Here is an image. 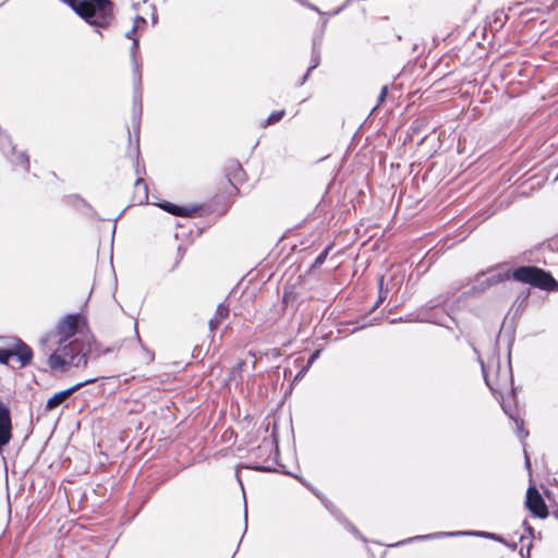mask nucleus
Here are the masks:
<instances>
[{"label": "nucleus", "mask_w": 558, "mask_h": 558, "mask_svg": "<svg viewBox=\"0 0 558 558\" xmlns=\"http://www.w3.org/2000/svg\"><path fill=\"white\" fill-rule=\"evenodd\" d=\"M482 371L486 385L493 391L501 392L504 389L510 388V395L507 398H502L501 408L504 412L514 422L517 426V435L520 438L529 436V432L524 429V421L520 415V409L515 403H511L509 399H514L515 389L513 387V376L511 371L510 362L508 366L501 369L499 361H497V378L495 385L492 383L485 365L482 363Z\"/></svg>", "instance_id": "1"}, {"label": "nucleus", "mask_w": 558, "mask_h": 558, "mask_svg": "<svg viewBox=\"0 0 558 558\" xmlns=\"http://www.w3.org/2000/svg\"><path fill=\"white\" fill-rule=\"evenodd\" d=\"M66 3L94 26L108 27L114 19L113 4L110 0H66Z\"/></svg>", "instance_id": "2"}, {"label": "nucleus", "mask_w": 558, "mask_h": 558, "mask_svg": "<svg viewBox=\"0 0 558 558\" xmlns=\"http://www.w3.org/2000/svg\"><path fill=\"white\" fill-rule=\"evenodd\" d=\"M412 320L449 327L448 323L453 322L452 310L447 305V298L439 295L421 307L415 318L407 317L404 319H392L391 323Z\"/></svg>", "instance_id": "3"}, {"label": "nucleus", "mask_w": 558, "mask_h": 558, "mask_svg": "<svg viewBox=\"0 0 558 558\" xmlns=\"http://www.w3.org/2000/svg\"><path fill=\"white\" fill-rule=\"evenodd\" d=\"M137 50H138V39L133 38L131 46V59L133 64V85H134V95H133V116H132V125L136 133V141H140V128H141V118L143 110V92H142V71L141 65L137 61Z\"/></svg>", "instance_id": "4"}, {"label": "nucleus", "mask_w": 558, "mask_h": 558, "mask_svg": "<svg viewBox=\"0 0 558 558\" xmlns=\"http://www.w3.org/2000/svg\"><path fill=\"white\" fill-rule=\"evenodd\" d=\"M514 280L529 283L543 290H554L557 287L556 280L549 272L535 266H521L513 270Z\"/></svg>", "instance_id": "5"}, {"label": "nucleus", "mask_w": 558, "mask_h": 558, "mask_svg": "<svg viewBox=\"0 0 558 558\" xmlns=\"http://www.w3.org/2000/svg\"><path fill=\"white\" fill-rule=\"evenodd\" d=\"M59 351L66 357L69 366L81 367L87 364L89 349L86 350L83 341H59Z\"/></svg>", "instance_id": "6"}, {"label": "nucleus", "mask_w": 558, "mask_h": 558, "mask_svg": "<svg viewBox=\"0 0 558 558\" xmlns=\"http://www.w3.org/2000/svg\"><path fill=\"white\" fill-rule=\"evenodd\" d=\"M13 438L11 411L8 404L0 399V453Z\"/></svg>", "instance_id": "7"}, {"label": "nucleus", "mask_w": 558, "mask_h": 558, "mask_svg": "<svg viewBox=\"0 0 558 558\" xmlns=\"http://www.w3.org/2000/svg\"><path fill=\"white\" fill-rule=\"evenodd\" d=\"M458 535H476V536H481V537H485V538L495 539V541L506 544V541L500 535L489 533V532H441V533H433V534H427V535H418V536L410 537L405 541L399 542L397 544V546L412 543L415 541L432 539V538H439V537H451V536H458Z\"/></svg>", "instance_id": "8"}, {"label": "nucleus", "mask_w": 558, "mask_h": 558, "mask_svg": "<svg viewBox=\"0 0 558 558\" xmlns=\"http://www.w3.org/2000/svg\"><path fill=\"white\" fill-rule=\"evenodd\" d=\"M525 506L533 515L539 519L548 517L547 506L535 486H530L526 490Z\"/></svg>", "instance_id": "9"}, {"label": "nucleus", "mask_w": 558, "mask_h": 558, "mask_svg": "<svg viewBox=\"0 0 558 558\" xmlns=\"http://www.w3.org/2000/svg\"><path fill=\"white\" fill-rule=\"evenodd\" d=\"M96 380H97L96 378L86 379L84 381L75 384L74 386H72L65 390L54 393L51 398L48 399V401L46 403V410L51 411V410L56 409L57 407L62 404L64 401H66L71 397L72 393H74L75 391H77L78 389H81L82 387H84L88 384L95 383Z\"/></svg>", "instance_id": "10"}, {"label": "nucleus", "mask_w": 558, "mask_h": 558, "mask_svg": "<svg viewBox=\"0 0 558 558\" xmlns=\"http://www.w3.org/2000/svg\"><path fill=\"white\" fill-rule=\"evenodd\" d=\"M506 278L507 276L501 272L490 275L481 274L476 277L475 283L471 288L472 293H483L488 288L502 282Z\"/></svg>", "instance_id": "11"}, {"label": "nucleus", "mask_w": 558, "mask_h": 558, "mask_svg": "<svg viewBox=\"0 0 558 558\" xmlns=\"http://www.w3.org/2000/svg\"><path fill=\"white\" fill-rule=\"evenodd\" d=\"M11 349L12 357H16L20 363V368L27 366L33 359V350L23 340L16 338L15 343Z\"/></svg>", "instance_id": "12"}, {"label": "nucleus", "mask_w": 558, "mask_h": 558, "mask_svg": "<svg viewBox=\"0 0 558 558\" xmlns=\"http://www.w3.org/2000/svg\"><path fill=\"white\" fill-rule=\"evenodd\" d=\"M78 327V315H66L57 326L58 333L61 336L60 341H68Z\"/></svg>", "instance_id": "13"}, {"label": "nucleus", "mask_w": 558, "mask_h": 558, "mask_svg": "<svg viewBox=\"0 0 558 558\" xmlns=\"http://www.w3.org/2000/svg\"><path fill=\"white\" fill-rule=\"evenodd\" d=\"M226 177L234 189H236L238 184H242L246 181V173L238 160H230L228 162Z\"/></svg>", "instance_id": "14"}, {"label": "nucleus", "mask_w": 558, "mask_h": 558, "mask_svg": "<svg viewBox=\"0 0 558 558\" xmlns=\"http://www.w3.org/2000/svg\"><path fill=\"white\" fill-rule=\"evenodd\" d=\"M159 207L177 217H192L197 211V207H182L167 201L160 203Z\"/></svg>", "instance_id": "15"}, {"label": "nucleus", "mask_w": 558, "mask_h": 558, "mask_svg": "<svg viewBox=\"0 0 558 558\" xmlns=\"http://www.w3.org/2000/svg\"><path fill=\"white\" fill-rule=\"evenodd\" d=\"M229 306L225 303H220L217 306L215 315L209 319L208 327L211 332H215L221 323L229 316Z\"/></svg>", "instance_id": "16"}, {"label": "nucleus", "mask_w": 558, "mask_h": 558, "mask_svg": "<svg viewBox=\"0 0 558 558\" xmlns=\"http://www.w3.org/2000/svg\"><path fill=\"white\" fill-rule=\"evenodd\" d=\"M47 363L52 371L63 369L64 366L69 365L66 357L59 351V348L48 356Z\"/></svg>", "instance_id": "17"}, {"label": "nucleus", "mask_w": 558, "mask_h": 558, "mask_svg": "<svg viewBox=\"0 0 558 558\" xmlns=\"http://www.w3.org/2000/svg\"><path fill=\"white\" fill-rule=\"evenodd\" d=\"M322 36L315 37L312 43V52H311V64L308 66L310 71L316 69L320 63V50H322Z\"/></svg>", "instance_id": "18"}, {"label": "nucleus", "mask_w": 558, "mask_h": 558, "mask_svg": "<svg viewBox=\"0 0 558 558\" xmlns=\"http://www.w3.org/2000/svg\"><path fill=\"white\" fill-rule=\"evenodd\" d=\"M508 20V15L504 11H496L489 21V27L492 32L500 31Z\"/></svg>", "instance_id": "19"}, {"label": "nucleus", "mask_w": 558, "mask_h": 558, "mask_svg": "<svg viewBox=\"0 0 558 558\" xmlns=\"http://www.w3.org/2000/svg\"><path fill=\"white\" fill-rule=\"evenodd\" d=\"M338 519L343 523L344 527L355 537L362 539L363 542H367V539L361 534V532L342 514H340Z\"/></svg>", "instance_id": "20"}, {"label": "nucleus", "mask_w": 558, "mask_h": 558, "mask_svg": "<svg viewBox=\"0 0 558 558\" xmlns=\"http://www.w3.org/2000/svg\"><path fill=\"white\" fill-rule=\"evenodd\" d=\"M284 114H286L284 110H278V111L271 112L269 114V117L267 118V120L264 122L263 126H268V125L279 122L284 117Z\"/></svg>", "instance_id": "21"}, {"label": "nucleus", "mask_w": 558, "mask_h": 558, "mask_svg": "<svg viewBox=\"0 0 558 558\" xmlns=\"http://www.w3.org/2000/svg\"><path fill=\"white\" fill-rule=\"evenodd\" d=\"M330 250H331V245H328L327 247H325V248H324V250L318 254V256L315 258V260H314V263H313V266H312V267H313V268L320 267V266L325 263V260H326V258H327V256H328V254H329V251H330Z\"/></svg>", "instance_id": "22"}, {"label": "nucleus", "mask_w": 558, "mask_h": 558, "mask_svg": "<svg viewBox=\"0 0 558 558\" xmlns=\"http://www.w3.org/2000/svg\"><path fill=\"white\" fill-rule=\"evenodd\" d=\"M138 23H144V24H145V23H146V20H145L143 16H140V15H137V16L135 17V21H134L133 27H132L129 32H126V33H125V37H126L128 39H131V40L133 41V38H136V37H135V33H136V31H137Z\"/></svg>", "instance_id": "23"}, {"label": "nucleus", "mask_w": 558, "mask_h": 558, "mask_svg": "<svg viewBox=\"0 0 558 558\" xmlns=\"http://www.w3.org/2000/svg\"><path fill=\"white\" fill-rule=\"evenodd\" d=\"M11 357V349L0 348V364L8 365Z\"/></svg>", "instance_id": "24"}, {"label": "nucleus", "mask_w": 558, "mask_h": 558, "mask_svg": "<svg viewBox=\"0 0 558 558\" xmlns=\"http://www.w3.org/2000/svg\"><path fill=\"white\" fill-rule=\"evenodd\" d=\"M387 94H388V86L385 85V86H383V88L378 95L377 106L373 109V111H375L385 101Z\"/></svg>", "instance_id": "25"}, {"label": "nucleus", "mask_w": 558, "mask_h": 558, "mask_svg": "<svg viewBox=\"0 0 558 558\" xmlns=\"http://www.w3.org/2000/svg\"><path fill=\"white\" fill-rule=\"evenodd\" d=\"M135 187L136 189H140V187H143V191H144V199L147 201L148 199V192H147V184L146 182L142 179V178H138L136 181H135Z\"/></svg>", "instance_id": "26"}, {"label": "nucleus", "mask_w": 558, "mask_h": 558, "mask_svg": "<svg viewBox=\"0 0 558 558\" xmlns=\"http://www.w3.org/2000/svg\"><path fill=\"white\" fill-rule=\"evenodd\" d=\"M385 299H386V296L384 295V291H383V278H380V280H379V296H378L377 302L373 306V310H375Z\"/></svg>", "instance_id": "27"}, {"label": "nucleus", "mask_w": 558, "mask_h": 558, "mask_svg": "<svg viewBox=\"0 0 558 558\" xmlns=\"http://www.w3.org/2000/svg\"><path fill=\"white\" fill-rule=\"evenodd\" d=\"M20 161L24 165L25 170L29 169V159L25 153H21L19 156Z\"/></svg>", "instance_id": "28"}, {"label": "nucleus", "mask_w": 558, "mask_h": 558, "mask_svg": "<svg viewBox=\"0 0 558 558\" xmlns=\"http://www.w3.org/2000/svg\"><path fill=\"white\" fill-rule=\"evenodd\" d=\"M315 495L320 498V500L324 502V505L326 506L327 509H329L330 511L332 510V508H335V506L326 498H324L323 496L319 495V492H315Z\"/></svg>", "instance_id": "29"}, {"label": "nucleus", "mask_w": 558, "mask_h": 558, "mask_svg": "<svg viewBox=\"0 0 558 558\" xmlns=\"http://www.w3.org/2000/svg\"><path fill=\"white\" fill-rule=\"evenodd\" d=\"M252 469L256 470V471H260V472H271L275 470L274 468L265 466V465H260V464L253 465Z\"/></svg>", "instance_id": "30"}, {"label": "nucleus", "mask_w": 558, "mask_h": 558, "mask_svg": "<svg viewBox=\"0 0 558 558\" xmlns=\"http://www.w3.org/2000/svg\"><path fill=\"white\" fill-rule=\"evenodd\" d=\"M319 353L320 351L319 350H316L314 353H312V355L310 356V359L307 360V365L308 366H312L313 363L316 361V359L319 356Z\"/></svg>", "instance_id": "31"}, {"label": "nucleus", "mask_w": 558, "mask_h": 558, "mask_svg": "<svg viewBox=\"0 0 558 558\" xmlns=\"http://www.w3.org/2000/svg\"><path fill=\"white\" fill-rule=\"evenodd\" d=\"M295 1L303 7L310 8L312 10H315L318 12V9L315 5L311 4L307 0H295Z\"/></svg>", "instance_id": "32"}, {"label": "nucleus", "mask_w": 558, "mask_h": 558, "mask_svg": "<svg viewBox=\"0 0 558 558\" xmlns=\"http://www.w3.org/2000/svg\"><path fill=\"white\" fill-rule=\"evenodd\" d=\"M523 526L525 532L533 537L534 529L530 525V523L526 520L523 521Z\"/></svg>", "instance_id": "33"}, {"label": "nucleus", "mask_w": 558, "mask_h": 558, "mask_svg": "<svg viewBox=\"0 0 558 558\" xmlns=\"http://www.w3.org/2000/svg\"><path fill=\"white\" fill-rule=\"evenodd\" d=\"M311 366L307 364L302 367V369L296 374L295 379H299L305 375V373L310 369Z\"/></svg>", "instance_id": "34"}, {"label": "nucleus", "mask_w": 558, "mask_h": 558, "mask_svg": "<svg viewBox=\"0 0 558 558\" xmlns=\"http://www.w3.org/2000/svg\"><path fill=\"white\" fill-rule=\"evenodd\" d=\"M312 71H310V69H307L306 73L302 76V78L300 80L299 82V86H302L303 84H305V82L308 80L310 77V74H311Z\"/></svg>", "instance_id": "35"}, {"label": "nucleus", "mask_w": 558, "mask_h": 558, "mask_svg": "<svg viewBox=\"0 0 558 558\" xmlns=\"http://www.w3.org/2000/svg\"><path fill=\"white\" fill-rule=\"evenodd\" d=\"M524 451V464H525V468L527 470H531V461H530V457L526 452V449L523 450Z\"/></svg>", "instance_id": "36"}, {"label": "nucleus", "mask_w": 558, "mask_h": 558, "mask_svg": "<svg viewBox=\"0 0 558 558\" xmlns=\"http://www.w3.org/2000/svg\"><path fill=\"white\" fill-rule=\"evenodd\" d=\"M282 300H283V302H284L286 304H288V302H289V300H290V293H289L287 290H284V292H283Z\"/></svg>", "instance_id": "37"}, {"label": "nucleus", "mask_w": 558, "mask_h": 558, "mask_svg": "<svg viewBox=\"0 0 558 558\" xmlns=\"http://www.w3.org/2000/svg\"><path fill=\"white\" fill-rule=\"evenodd\" d=\"M530 548H531V544L529 545V547L526 549V555L523 554V549L520 550L522 558H530Z\"/></svg>", "instance_id": "38"}, {"label": "nucleus", "mask_w": 558, "mask_h": 558, "mask_svg": "<svg viewBox=\"0 0 558 558\" xmlns=\"http://www.w3.org/2000/svg\"><path fill=\"white\" fill-rule=\"evenodd\" d=\"M505 545H507V546L511 547L512 549H515V548H517V544H515V543H513V544H508V543L506 542V544H505Z\"/></svg>", "instance_id": "39"}, {"label": "nucleus", "mask_w": 558, "mask_h": 558, "mask_svg": "<svg viewBox=\"0 0 558 558\" xmlns=\"http://www.w3.org/2000/svg\"><path fill=\"white\" fill-rule=\"evenodd\" d=\"M553 515L558 519V509L553 511Z\"/></svg>", "instance_id": "40"}]
</instances>
